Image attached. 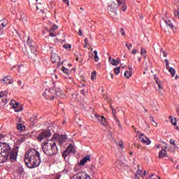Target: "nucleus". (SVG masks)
<instances>
[{
	"label": "nucleus",
	"mask_w": 179,
	"mask_h": 179,
	"mask_svg": "<svg viewBox=\"0 0 179 179\" xmlns=\"http://www.w3.org/2000/svg\"><path fill=\"white\" fill-rule=\"evenodd\" d=\"M175 79H176V80H178V75H176V76H175Z\"/></svg>",
	"instance_id": "obj_64"
},
{
	"label": "nucleus",
	"mask_w": 179,
	"mask_h": 179,
	"mask_svg": "<svg viewBox=\"0 0 179 179\" xmlns=\"http://www.w3.org/2000/svg\"><path fill=\"white\" fill-rule=\"evenodd\" d=\"M161 52H162V55L166 58L167 57V53H166V51L163 50V49H161Z\"/></svg>",
	"instance_id": "obj_43"
},
{
	"label": "nucleus",
	"mask_w": 179,
	"mask_h": 179,
	"mask_svg": "<svg viewBox=\"0 0 179 179\" xmlns=\"http://www.w3.org/2000/svg\"><path fill=\"white\" fill-rule=\"evenodd\" d=\"M169 145L165 144L164 146L162 148V150L161 151H159V156L158 158L159 159H163V157H167V148H168Z\"/></svg>",
	"instance_id": "obj_9"
},
{
	"label": "nucleus",
	"mask_w": 179,
	"mask_h": 179,
	"mask_svg": "<svg viewBox=\"0 0 179 179\" xmlns=\"http://www.w3.org/2000/svg\"><path fill=\"white\" fill-rule=\"evenodd\" d=\"M170 118H171V122H172L173 125H176L177 121L176 120V119H173V118H171V117H170Z\"/></svg>",
	"instance_id": "obj_40"
},
{
	"label": "nucleus",
	"mask_w": 179,
	"mask_h": 179,
	"mask_svg": "<svg viewBox=\"0 0 179 179\" xmlns=\"http://www.w3.org/2000/svg\"><path fill=\"white\" fill-rule=\"evenodd\" d=\"M128 50H130L132 48V43H130L129 46H127Z\"/></svg>",
	"instance_id": "obj_53"
},
{
	"label": "nucleus",
	"mask_w": 179,
	"mask_h": 179,
	"mask_svg": "<svg viewBox=\"0 0 179 179\" xmlns=\"http://www.w3.org/2000/svg\"><path fill=\"white\" fill-rule=\"evenodd\" d=\"M94 59L95 62H99V56H97V50H94Z\"/></svg>",
	"instance_id": "obj_28"
},
{
	"label": "nucleus",
	"mask_w": 179,
	"mask_h": 179,
	"mask_svg": "<svg viewBox=\"0 0 179 179\" xmlns=\"http://www.w3.org/2000/svg\"><path fill=\"white\" fill-rule=\"evenodd\" d=\"M8 94V92L6 91L5 92H0V98L3 97L4 96H6Z\"/></svg>",
	"instance_id": "obj_37"
},
{
	"label": "nucleus",
	"mask_w": 179,
	"mask_h": 179,
	"mask_svg": "<svg viewBox=\"0 0 179 179\" xmlns=\"http://www.w3.org/2000/svg\"><path fill=\"white\" fill-rule=\"evenodd\" d=\"M27 43L31 50V54L29 55V57L33 61H36L37 59V55L38 54L37 52V45H36V43L33 41V39L30 38L29 37L27 38Z\"/></svg>",
	"instance_id": "obj_4"
},
{
	"label": "nucleus",
	"mask_w": 179,
	"mask_h": 179,
	"mask_svg": "<svg viewBox=\"0 0 179 179\" xmlns=\"http://www.w3.org/2000/svg\"><path fill=\"white\" fill-rule=\"evenodd\" d=\"M44 98L47 100H54V95H51V89L46 90L45 92L43 94Z\"/></svg>",
	"instance_id": "obj_12"
},
{
	"label": "nucleus",
	"mask_w": 179,
	"mask_h": 179,
	"mask_svg": "<svg viewBox=\"0 0 179 179\" xmlns=\"http://www.w3.org/2000/svg\"><path fill=\"white\" fill-rule=\"evenodd\" d=\"M5 138V136L3 134H0V141H2Z\"/></svg>",
	"instance_id": "obj_51"
},
{
	"label": "nucleus",
	"mask_w": 179,
	"mask_h": 179,
	"mask_svg": "<svg viewBox=\"0 0 179 179\" xmlns=\"http://www.w3.org/2000/svg\"><path fill=\"white\" fill-rule=\"evenodd\" d=\"M51 135L50 130H45L38 135L37 140L39 142H41V141H44V139H47V138H50Z\"/></svg>",
	"instance_id": "obj_6"
},
{
	"label": "nucleus",
	"mask_w": 179,
	"mask_h": 179,
	"mask_svg": "<svg viewBox=\"0 0 179 179\" xmlns=\"http://www.w3.org/2000/svg\"><path fill=\"white\" fill-rule=\"evenodd\" d=\"M175 126V129H177V131H179V127H178V126H176V125H174Z\"/></svg>",
	"instance_id": "obj_59"
},
{
	"label": "nucleus",
	"mask_w": 179,
	"mask_h": 179,
	"mask_svg": "<svg viewBox=\"0 0 179 179\" xmlns=\"http://www.w3.org/2000/svg\"><path fill=\"white\" fill-rule=\"evenodd\" d=\"M165 23H166V26L168 27H169V29H171V30H173V31L176 32V27H174V25L173 24V22H171V21L170 20L166 19L165 20Z\"/></svg>",
	"instance_id": "obj_17"
},
{
	"label": "nucleus",
	"mask_w": 179,
	"mask_h": 179,
	"mask_svg": "<svg viewBox=\"0 0 179 179\" xmlns=\"http://www.w3.org/2000/svg\"><path fill=\"white\" fill-rule=\"evenodd\" d=\"M109 62L111 64V65H114L115 66H117L120 64V62L118 60H115L111 57L109 58Z\"/></svg>",
	"instance_id": "obj_22"
},
{
	"label": "nucleus",
	"mask_w": 179,
	"mask_h": 179,
	"mask_svg": "<svg viewBox=\"0 0 179 179\" xmlns=\"http://www.w3.org/2000/svg\"><path fill=\"white\" fill-rule=\"evenodd\" d=\"M50 59L53 64H58L61 61L59 56L56 53H52Z\"/></svg>",
	"instance_id": "obj_14"
},
{
	"label": "nucleus",
	"mask_w": 179,
	"mask_h": 179,
	"mask_svg": "<svg viewBox=\"0 0 179 179\" xmlns=\"http://www.w3.org/2000/svg\"><path fill=\"white\" fill-rule=\"evenodd\" d=\"M124 76L125 78H127V79H129L131 76H132V68H129V71L124 72Z\"/></svg>",
	"instance_id": "obj_21"
},
{
	"label": "nucleus",
	"mask_w": 179,
	"mask_h": 179,
	"mask_svg": "<svg viewBox=\"0 0 179 179\" xmlns=\"http://www.w3.org/2000/svg\"><path fill=\"white\" fill-rule=\"evenodd\" d=\"M12 82V80L8 77H4L1 80V83H3V85H10Z\"/></svg>",
	"instance_id": "obj_18"
},
{
	"label": "nucleus",
	"mask_w": 179,
	"mask_h": 179,
	"mask_svg": "<svg viewBox=\"0 0 179 179\" xmlns=\"http://www.w3.org/2000/svg\"><path fill=\"white\" fill-rule=\"evenodd\" d=\"M136 52H138V50L136 49H134L131 51V54H134V55L136 54Z\"/></svg>",
	"instance_id": "obj_48"
},
{
	"label": "nucleus",
	"mask_w": 179,
	"mask_h": 179,
	"mask_svg": "<svg viewBox=\"0 0 179 179\" xmlns=\"http://www.w3.org/2000/svg\"><path fill=\"white\" fill-rule=\"evenodd\" d=\"M17 83H18V85H19L20 86H21V85H22V80H18V81H17Z\"/></svg>",
	"instance_id": "obj_57"
},
{
	"label": "nucleus",
	"mask_w": 179,
	"mask_h": 179,
	"mask_svg": "<svg viewBox=\"0 0 179 179\" xmlns=\"http://www.w3.org/2000/svg\"><path fill=\"white\" fill-rule=\"evenodd\" d=\"M136 174H137L139 177H145V176H146V171H144V173L142 174V171L141 170H138L136 172Z\"/></svg>",
	"instance_id": "obj_25"
},
{
	"label": "nucleus",
	"mask_w": 179,
	"mask_h": 179,
	"mask_svg": "<svg viewBox=\"0 0 179 179\" xmlns=\"http://www.w3.org/2000/svg\"><path fill=\"white\" fill-rule=\"evenodd\" d=\"M150 121H151V122H154V124H152L155 127H157V123L156 122H155V118L153 117H150Z\"/></svg>",
	"instance_id": "obj_35"
},
{
	"label": "nucleus",
	"mask_w": 179,
	"mask_h": 179,
	"mask_svg": "<svg viewBox=\"0 0 179 179\" xmlns=\"http://www.w3.org/2000/svg\"><path fill=\"white\" fill-rule=\"evenodd\" d=\"M10 106H12L13 108H15V113H20V111H22L23 110V106H19V103L16 102L15 100L10 101Z\"/></svg>",
	"instance_id": "obj_8"
},
{
	"label": "nucleus",
	"mask_w": 179,
	"mask_h": 179,
	"mask_svg": "<svg viewBox=\"0 0 179 179\" xmlns=\"http://www.w3.org/2000/svg\"><path fill=\"white\" fill-rule=\"evenodd\" d=\"M87 41H89V40H88L87 38H85V43L86 44H87Z\"/></svg>",
	"instance_id": "obj_61"
},
{
	"label": "nucleus",
	"mask_w": 179,
	"mask_h": 179,
	"mask_svg": "<svg viewBox=\"0 0 179 179\" xmlns=\"http://www.w3.org/2000/svg\"><path fill=\"white\" fill-rule=\"evenodd\" d=\"M50 30V31H55V30H58V26L53 25V27Z\"/></svg>",
	"instance_id": "obj_38"
},
{
	"label": "nucleus",
	"mask_w": 179,
	"mask_h": 179,
	"mask_svg": "<svg viewBox=\"0 0 179 179\" xmlns=\"http://www.w3.org/2000/svg\"><path fill=\"white\" fill-rule=\"evenodd\" d=\"M90 170H92V171H96V167L94 165H92L90 167Z\"/></svg>",
	"instance_id": "obj_45"
},
{
	"label": "nucleus",
	"mask_w": 179,
	"mask_h": 179,
	"mask_svg": "<svg viewBox=\"0 0 179 179\" xmlns=\"http://www.w3.org/2000/svg\"><path fill=\"white\" fill-rule=\"evenodd\" d=\"M49 36L50 37H55L57 36V34L55 33V31H51V29L49 30Z\"/></svg>",
	"instance_id": "obj_31"
},
{
	"label": "nucleus",
	"mask_w": 179,
	"mask_h": 179,
	"mask_svg": "<svg viewBox=\"0 0 179 179\" xmlns=\"http://www.w3.org/2000/svg\"><path fill=\"white\" fill-rule=\"evenodd\" d=\"M164 62H165V64H169V60H168L167 59H166L164 60Z\"/></svg>",
	"instance_id": "obj_60"
},
{
	"label": "nucleus",
	"mask_w": 179,
	"mask_h": 179,
	"mask_svg": "<svg viewBox=\"0 0 179 179\" xmlns=\"http://www.w3.org/2000/svg\"><path fill=\"white\" fill-rule=\"evenodd\" d=\"M96 71H92V73H91V79H92V80H94V79H96Z\"/></svg>",
	"instance_id": "obj_34"
},
{
	"label": "nucleus",
	"mask_w": 179,
	"mask_h": 179,
	"mask_svg": "<svg viewBox=\"0 0 179 179\" xmlns=\"http://www.w3.org/2000/svg\"><path fill=\"white\" fill-rule=\"evenodd\" d=\"M119 146H120V148H124V143H123L122 141H120V142L119 143Z\"/></svg>",
	"instance_id": "obj_46"
},
{
	"label": "nucleus",
	"mask_w": 179,
	"mask_h": 179,
	"mask_svg": "<svg viewBox=\"0 0 179 179\" xmlns=\"http://www.w3.org/2000/svg\"><path fill=\"white\" fill-rule=\"evenodd\" d=\"M63 2H65V3H66L67 6H69V0H63Z\"/></svg>",
	"instance_id": "obj_49"
},
{
	"label": "nucleus",
	"mask_w": 179,
	"mask_h": 179,
	"mask_svg": "<svg viewBox=\"0 0 179 179\" xmlns=\"http://www.w3.org/2000/svg\"><path fill=\"white\" fill-rule=\"evenodd\" d=\"M24 163L28 169H34L40 166V152L36 149H29L24 155Z\"/></svg>",
	"instance_id": "obj_1"
},
{
	"label": "nucleus",
	"mask_w": 179,
	"mask_h": 179,
	"mask_svg": "<svg viewBox=\"0 0 179 179\" xmlns=\"http://www.w3.org/2000/svg\"><path fill=\"white\" fill-rule=\"evenodd\" d=\"M17 153H19V147H14L12 151L10 152V160L13 162L17 159Z\"/></svg>",
	"instance_id": "obj_7"
},
{
	"label": "nucleus",
	"mask_w": 179,
	"mask_h": 179,
	"mask_svg": "<svg viewBox=\"0 0 179 179\" xmlns=\"http://www.w3.org/2000/svg\"><path fill=\"white\" fill-rule=\"evenodd\" d=\"M73 152H75V149L73 148V146L70 144L67 147L66 150L65 151H64L63 157H66V156H68L69 155V153H73Z\"/></svg>",
	"instance_id": "obj_13"
},
{
	"label": "nucleus",
	"mask_w": 179,
	"mask_h": 179,
	"mask_svg": "<svg viewBox=\"0 0 179 179\" xmlns=\"http://www.w3.org/2000/svg\"><path fill=\"white\" fill-rule=\"evenodd\" d=\"M62 71L66 75H69V69L65 68L64 66L62 67Z\"/></svg>",
	"instance_id": "obj_27"
},
{
	"label": "nucleus",
	"mask_w": 179,
	"mask_h": 179,
	"mask_svg": "<svg viewBox=\"0 0 179 179\" xmlns=\"http://www.w3.org/2000/svg\"><path fill=\"white\" fill-rule=\"evenodd\" d=\"M110 108L112 110V114H113V117L115 118H117V116L115 115V114H117V110L115 109H114V108H113L112 106H110Z\"/></svg>",
	"instance_id": "obj_32"
},
{
	"label": "nucleus",
	"mask_w": 179,
	"mask_h": 179,
	"mask_svg": "<svg viewBox=\"0 0 179 179\" xmlns=\"http://www.w3.org/2000/svg\"><path fill=\"white\" fill-rule=\"evenodd\" d=\"M17 129H18V131H24L26 129V127L22 124H18L17 125Z\"/></svg>",
	"instance_id": "obj_24"
},
{
	"label": "nucleus",
	"mask_w": 179,
	"mask_h": 179,
	"mask_svg": "<svg viewBox=\"0 0 179 179\" xmlns=\"http://www.w3.org/2000/svg\"><path fill=\"white\" fill-rule=\"evenodd\" d=\"M120 69H121V67H116V68H115L114 72H115V75H120Z\"/></svg>",
	"instance_id": "obj_33"
},
{
	"label": "nucleus",
	"mask_w": 179,
	"mask_h": 179,
	"mask_svg": "<svg viewBox=\"0 0 179 179\" xmlns=\"http://www.w3.org/2000/svg\"><path fill=\"white\" fill-rule=\"evenodd\" d=\"M3 34V29L0 28V36H2Z\"/></svg>",
	"instance_id": "obj_50"
},
{
	"label": "nucleus",
	"mask_w": 179,
	"mask_h": 179,
	"mask_svg": "<svg viewBox=\"0 0 179 179\" xmlns=\"http://www.w3.org/2000/svg\"><path fill=\"white\" fill-rule=\"evenodd\" d=\"M95 117H96L97 121H99L101 125H103V127H107L108 123L107 122V120L104 116H99V115L95 114Z\"/></svg>",
	"instance_id": "obj_11"
},
{
	"label": "nucleus",
	"mask_w": 179,
	"mask_h": 179,
	"mask_svg": "<svg viewBox=\"0 0 179 179\" xmlns=\"http://www.w3.org/2000/svg\"><path fill=\"white\" fill-rule=\"evenodd\" d=\"M166 69H169V63L166 64Z\"/></svg>",
	"instance_id": "obj_63"
},
{
	"label": "nucleus",
	"mask_w": 179,
	"mask_h": 179,
	"mask_svg": "<svg viewBox=\"0 0 179 179\" xmlns=\"http://www.w3.org/2000/svg\"><path fill=\"white\" fill-rule=\"evenodd\" d=\"M117 124L118 125L119 128H121V123L120 122V120L117 119V117H115Z\"/></svg>",
	"instance_id": "obj_41"
},
{
	"label": "nucleus",
	"mask_w": 179,
	"mask_h": 179,
	"mask_svg": "<svg viewBox=\"0 0 179 179\" xmlns=\"http://www.w3.org/2000/svg\"><path fill=\"white\" fill-rule=\"evenodd\" d=\"M77 177L79 179H92L90 178V176L85 172H80L77 173Z\"/></svg>",
	"instance_id": "obj_16"
},
{
	"label": "nucleus",
	"mask_w": 179,
	"mask_h": 179,
	"mask_svg": "<svg viewBox=\"0 0 179 179\" xmlns=\"http://www.w3.org/2000/svg\"><path fill=\"white\" fill-rule=\"evenodd\" d=\"M40 13H41L42 15H44V10H40Z\"/></svg>",
	"instance_id": "obj_62"
},
{
	"label": "nucleus",
	"mask_w": 179,
	"mask_h": 179,
	"mask_svg": "<svg viewBox=\"0 0 179 179\" xmlns=\"http://www.w3.org/2000/svg\"><path fill=\"white\" fill-rule=\"evenodd\" d=\"M52 139L54 142H55V143L58 142L59 146H62V145H64V143L68 141V136L64 134H54L52 137Z\"/></svg>",
	"instance_id": "obj_5"
},
{
	"label": "nucleus",
	"mask_w": 179,
	"mask_h": 179,
	"mask_svg": "<svg viewBox=\"0 0 179 179\" xmlns=\"http://www.w3.org/2000/svg\"><path fill=\"white\" fill-rule=\"evenodd\" d=\"M12 148L6 143H0V163H5L9 159V154Z\"/></svg>",
	"instance_id": "obj_3"
},
{
	"label": "nucleus",
	"mask_w": 179,
	"mask_h": 179,
	"mask_svg": "<svg viewBox=\"0 0 179 179\" xmlns=\"http://www.w3.org/2000/svg\"><path fill=\"white\" fill-rule=\"evenodd\" d=\"M117 2L118 5L122 6V10L123 12H125V10H127V6L124 4L125 3V0H117Z\"/></svg>",
	"instance_id": "obj_20"
},
{
	"label": "nucleus",
	"mask_w": 179,
	"mask_h": 179,
	"mask_svg": "<svg viewBox=\"0 0 179 179\" xmlns=\"http://www.w3.org/2000/svg\"><path fill=\"white\" fill-rule=\"evenodd\" d=\"M108 10H110V12H115V9H117V3L113 2L110 5L108 6Z\"/></svg>",
	"instance_id": "obj_19"
},
{
	"label": "nucleus",
	"mask_w": 179,
	"mask_h": 179,
	"mask_svg": "<svg viewBox=\"0 0 179 179\" xmlns=\"http://www.w3.org/2000/svg\"><path fill=\"white\" fill-rule=\"evenodd\" d=\"M8 25V20L6 19H3L0 20V27H6Z\"/></svg>",
	"instance_id": "obj_23"
},
{
	"label": "nucleus",
	"mask_w": 179,
	"mask_h": 179,
	"mask_svg": "<svg viewBox=\"0 0 179 179\" xmlns=\"http://www.w3.org/2000/svg\"><path fill=\"white\" fill-rule=\"evenodd\" d=\"M36 116H34L33 117H31V118H30L31 122H34V120H36Z\"/></svg>",
	"instance_id": "obj_47"
},
{
	"label": "nucleus",
	"mask_w": 179,
	"mask_h": 179,
	"mask_svg": "<svg viewBox=\"0 0 179 179\" xmlns=\"http://www.w3.org/2000/svg\"><path fill=\"white\" fill-rule=\"evenodd\" d=\"M63 47H64L66 50H71V45H69V44H65V45H63Z\"/></svg>",
	"instance_id": "obj_39"
},
{
	"label": "nucleus",
	"mask_w": 179,
	"mask_h": 179,
	"mask_svg": "<svg viewBox=\"0 0 179 179\" xmlns=\"http://www.w3.org/2000/svg\"><path fill=\"white\" fill-rule=\"evenodd\" d=\"M139 175H137V173H135V179H140Z\"/></svg>",
	"instance_id": "obj_52"
},
{
	"label": "nucleus",
	"mask_w": 179,
	"mask_h": 179,
	"mask_svg": "<svg viewBox=\"0 0 179 179\" xmlns=\"http://www.w3.org/2000/svg\"><path fill=\"white\" fill-rule=\"evenodd\" d=\"M174 13H175V17H176V19H178L179 20V8L175 10Z\"/></svg>",
	"instance_id": "obj_36"
},
{
	"label": "nucleus",
	"mask_w": 179,
	"mask_h": 179,
	"mask_svg": "<svg viewBox=\"0 0 179 179\" xmlns=\"http://www.w3.org/2000/svg\"><path fill=\"white\" fill-rule=\"evenodd\" d=\"M140 142H142L143 143H145V145H150L151 142L149 138L145 134H141L138 136Z\"/></svg>",
	"instance_id": "obj_10"
},
{
	"label": "nucleus",
	"mask_w": 179,
	"mask_h": 179,
	"mask_svg": "<svg viewBox=\"0 0 179 179\" xmlns=\"http://www.w3.org/2000/svg\"><path fill=\"white\" fill-rule=\"evenodd\" d=\"M41 148L43 153L48 156H55V155L58 153V147H57V143L55 141H53L52 138L42 143Z\"/></svg>",
	"instance_id": "obj_2"
},
{
	"label": "nucleus",
	"mask_w": 179,
	"mask_h": 179,
	"mask_svg": "<svg viewBox=\"0 0 179 179\" xmlns=\"http://www.w3.org/2000/svg\"><path fill=\"white\" fill-rule=\"evenodd\" d=\"M83 33H82V30H80V29H79V31H78V35L79 36H83Z\"/></svg>",
	"instance_id": "obj_54"
},
{
	"label": "nucleus",
	"mask_w": 179,
	"mask_h": 179,
	"mask_svg": "<svg viewBox=\"0 0 179 179\" xmlns=\"http://www.w3.org/2000/svg\"><path fill=\"white\" fill-rule=\"evenodd\" d=\"M169 143H170V144L172 145L173 146H176V141H174V140L171 139V140L169 141Z\"/></svg>",
	"instance_id": "obj_42"
},
{
	"label": "nucleus",
	"mask_w": 179,
	"mask_h": 179,
	"mask_svg": "<svg viewBox=\"0 0 179 179\" xmlns=\"http://www.w3.org/2000/svg\"><path fill=\"white\" fill-rule=\"evenodd\" d=\"M156 82H157V84L158 85L159 94H163V93H162V91H160V90H163V87L162 86L160 83H159V81L157 80Z\"/></svg>",
	"instance_id": "obj_29"
},
{
	"label": "nucleus",
	"mask_w": 179,
	"mask_h": 179,
	"mask_svg": "<svg viewBox=\"0 0 179 179\" xmlns=\"http://www.w3.org/2000/svg\"><path fill=\"white\" fill-rule=\"evenodd\" d=\"M87 162H90V155H86L80 161L78 166H85Z\"/></svg>",
	"instance_id": "obj_15"
},
{
	"label": "nucleus",
	"mask_w": 179,
	"mask_h": 179,
	"mask_svg": "<svg viewBox=\"0 0 179 179\" xmlns=\"http://www.w3.org/2000/svg\"><path fill=\"white\" fill-rule=\"evenodd\" d=\"M3 103H4V105L8 103V99H2Z\"/></svg>",
	"instance_id": "obj_55"
},
{
	"label": "nucleus",
	"mask_w": 179,
	"mask_h": 179,
	"mask_svg": "<svg viewBox=\"0 0 179 179\" xmlns=\"http://www.w3.org/2000/svg\"><path fill=\"white\" fill-rule=\"evenodd\" d=\"M120 32L121 33L122 36H125V31L123 29V28L120 29Z\"/></svg>",
	"instance_id": "obj_44"
},
{
	"label": "nucleus",
	"mask_w": 179,
	"mask_h": 179,
	"mask_svg": "<svg viewBox=\"0 0 179 179\" xmlns=\"http://www.w3.org/2000/svg\"><path fill=\"white\" fill-rule=\"evenodd\" d=\"M141 55H143L145 59H146V49L141 48Z\"/></svg>",
	"instance_id": "obj_26"
},
{
	"label": "nucleus",
	"mask_w": 179,
	"mask_h": 179,
	"mask_svg": "<svg viewBox=\"0 0 179 179\" xmlns=\"http://www.w3.org/2000/svg\"><path fill=\"white\" fill-rule=\"evenodd\" d=\"M20 174H22L23 173V169L19 168Z\"/></svg>",
	"instance_id": "obj_56"
},
{
	"label": "nucleus",
	"mask_w": 179,
	"mask_h": 179,
	"mask_svg": "<svg viewBox=\"0 0 179 179\" xmlns=\"http://www.w3.org/2000/svg\"><path fill=\"white\" fill-rule=\"evenodd\" d=\"M141 60H142V58H141V57H138V62H141Z\"/></svg>",
	"instance_id": "obj_58"
},
{
	"label": "nucleus",
	"mask_w": 179,
	"mask_h": 179,
	"mask_svg": "<svg viewBox=\"0 0 179 179\" xmlns=\"http://www.w3.org/2000/svg\"><path fill=\"white\" fill-rule=\"evenodd\" d=\"M169 72L171 73L172 77H174V76L176 75V70H174L173 68H169Z\"/></svg>",
	"instance_id": "obj_30"
}]
</instances>
